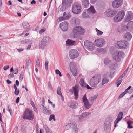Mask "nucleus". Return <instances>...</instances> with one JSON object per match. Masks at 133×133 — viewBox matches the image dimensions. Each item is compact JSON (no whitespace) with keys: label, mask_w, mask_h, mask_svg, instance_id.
<instances>
[{"label":"nucleus","mask_w":133,"mask_h":133,"mask_svg":"<svg viewBox=\"0 0 133 133\" xmlns=\"http://www.w3.org/2000/svg\"><path fill=\"white\" fill-rule=\"evenodd\" d=\"M85 32L84 30L82 27L78 26L74 29L72 30V34L71 37L76 39H81V38L79 36L80 35H83Z\"/></svg>","instance_id":"1"},{"label":"nucleus","mask_w":133,"mask_h":133,"mask_svg":"<svg viewBox=\"0 0 133 133\" xmlns=\"http://www.w3.org/2000/svg\"><path fill=\"white\" fill-rule=\"evenodd\" d=\"M101 78V76L100 74H97L94 76L90 81L91 86L92 87H96L100 82Z\"/></svg>","instance_id":"2"},{"label":"nucleus","mask_w":133,"mask_h":133,"mask_svg":"<svg viewBox=\"0 0 133 133\" xmlns=\"http://www.w3.org/2000/svg\"><path fill=\"white\" fill-rule=\"evenodd\" d=\"M113 119V117L110 116L106 118L104 128V130L106 132H108L110 131L111 126V122L112 121Z\"/></svg>","instance_id":"3"},{"label":"nucleus","mask_w":133,"mask_h":133,"mask_svg":"<svg viewBox=\"0 0 133 133\" xmlns=\"http://www.w3.org/2000/svg\"><path fill=\"white\" fill-rule=\"evenodd\" d=\"M23 118L24 119L32 120L34 118V116L32 110L28 109H26Z\"/></svg>","instance_id":"4"},{"label":"nucleus","mask_w":133,"mask_h":133,"mask_svg":"<svg viewBox=\"0 0 133 133\" xmlns=\"http://www.w3.org/2000/svg\"><path fill=\"white\" fill-rule=\"evenodd\" d=\"M128 43L125 40H120L117 41L115 44L116 47L119 49H126L128 46Z\"/></svg>","instance_id":"5"},{"label":"nucleus","mask_w":133,"mask_h":133,"mask_svg":"<svg viewBox=\"0 0 133 133\" xmlns=\"http://www.w3.org/2000/svg\"><path fill=\"white\" fill-rule=\"evenodd\" d=\"M81 4L78 2L74 3L72 5V11L75 14H79L81 12Z\"/></svg>","instance_id":"6"},{"label":"nucleus","mask_w":133,"mask_h":133,"mask_svg":"<svg viewBox=\"0 0 133 133\" xmlns=\"http://www.w3.org/2000/svg\"><path fill=\"white\" fill-rule=\"evenodd\" d=\"M51 39L50 37L48 36H44L39 43V48L44 49L45 46L49 43Z\"/></svg>","instance_id":"7"},{"label":"nucleus","mask_w":133,"mask_h":133,"mask_svg":"<svg viewBox=\"0 0 133 133\" xmlns=\"http://www.w3.org/2000/svg\"><path fill=\"white\" fill-rule=\"evenodd\" d=\"M125 12L123 10H121L117 13L114 18L115 22L117 23L120 21L124 17Z\"/></svg>","instance_id":"8"},{"label":"nucleus","mask_w":133,"mask_h":133,"mask_svg":"<svg viewBox=\"0 0 133 133\" xmlns=\"http://www.w3.org/2000/svg\"><path fill=\"white\" fill-rule=\"evenodd\" d=\"M105 40L102 38L96 39L94 41V43L96 46L98 47H102L105 43Z\"/></svg>","instance_id":"9"},{"label":"nucleus","mask_w":133,"mask_h":133,"mask_svg":"<svg viewBox=\"0 0 133 133\" xmlns=\"http://www.w3.org/2000/svg\"><path fill=\"white\" fill-rule=\"evenodd\" d=\"M84 45L86 48L92 51L94 49L95 46L94 44L88 40L85 41L84 43Z\"/></svg>","instance_id":"10"},{"label":"nucleus","mask_w":133,"mask_h":133,"mask_svg":"<svg viewBox=\"0 0 133 133\" xmlns=\"http://www.w3.org/2000/svg\"><path fill=\"white\" fill-rule=\"evenodd\" d=\"M69 91L73 92H74V99L77 100L78 98L79 89L77 85H76L74 87H72V89H70Z\"/></svg>","instance_id":"11"},{"label":"nucleus","mask_w":133,"mask_h":133,"mask_svg":"<svg viewBox=\"0 0 133 133\" xmlns=\"http://www.w3.org/2000/svg\"><path fill=\"white\" fill-rule=\"evenodd\" d=\"M122 0H115L112 3L113 7L115 8H117L122 5Z\"/></svg>","instance_id":"12"},{"label":"nucleus","mask_w":133,"mask_h":133,"mask_svg":"<svg viewBox=\"0 0 133 133\" xmlns=\"http://www.w3.org/2000/svg\"><path fill=\"white\" fill-rule=\"evenodd\" d=\"M69 55L72 58H75L77 57L79 55L78 51L74 49H71L69 51Z\"/></svg>","instance_id":"13"},{"label":"nucleus","mask_w":133,"mask_h":133,"mask_svg":"<svg viewBox=\"0 0 133 133\" xmlns=\"http://www.w3.org/2000/svg\"><path fill=\"white\" fill-rule=\"evenodd\" d=\"M117 13L116 10H112L109 9L105 12V14L108 17H111L113 16Z\"/></svg>","instance_id":"14"},{"label":"nucleus","mask_w":133,"mask_h":133,"mask_svg":"<svg viewBox=\"0 0 133 133\" xmlns=\"http://www.w3.org/2000/svg\"><path fill=\"white\" fill-rule=\"evenodd\" d=\"M125 54L122 51L115 52L114 53V57L113 58H123L124 57Z\"/></svg>","instance_id":"15"},{"label":"nucleus","mask_w":133,"mask_h":133,"mask_svg":"<svg viewBox=\"0 0 133 133\" xmlns=\"http://www.w3.org/2000/svg\"><path fill=\"white\" fill-rule=\"evenodd\" d=\"M59 26L60 28L63 31H67L68 29V23L65 21L59 24Z\"/></svg>","instance_id":"16"},{"label":"nucleus","mask_w":133,"mask_h":133,"mask_svg":"<svg viewBox=\"0 0 133 133\" xmlns=\"http://www.w3.org/2000/svg\"><path fill=\"white\" fill-rule=\"evenodd\" d=\"M69 125L70 127L72 129V133H77L78 130L76 124L75 123H70Z\"/></svg>","instance_id":"17"},{"label":"nucleus","mask_w":133,"mask_h":133,"mask_svg":"<svg viewBox=\"0 0 133 133\" xmlns=\"http://www.w3.org/2000/svg\"><path fill=\"white\" fill-rule=\"evenodd\" d=\"M133 18V13L131 11L128 12V14L127 15L126 20L127 21L130 20Z\"/></svg>","instance_id":"18"},{"label":"nucleus","mask_w":133,"mask_h":133,"mask_svg":"<svg viewBox=\"0 0 133 133\" xmlns=\"http://www.w3.org/2000/svg\"><path fill=\"white\" fill-rule=\"evenodd\" d=\"M68 5H69L66 4L64 1H62V3L60 8V10L63 11L65 10L66 9L67 6Z\"/></svg>","instance_id":"19"},{"label":"nucleus","mask_w":133,"mask_h":133,"mask_svg":"<svg viewBox=\"0 0 133 133\" xmlns=\"http://www.w3.org/2000/svg\"><path fill=\"white\" fill-rule=\"evenodd\" d=\"M41 107L43 108V112L47 114H50L51 113V111L50 110L48 109L47 108L44 107L43 104L41 105Z\"/></svg>","instance_id":"20"},{"label":"nucleus","mask_w":133,"mask_h":133,"mask_svg":"<svg viewBox=\"0 0 133 133\" xmlns=\"http://www.w3.org/2000/svg\"><path fill=\"white\" fill-rule=\"evenodd\" d=\"M123 113L122 112H120L119 113L117 116L116 119V123H118L120 120L122 118V115Z\"/></svg>","instance_id":"21"},{"label":"nucleus","mask_w":133,"mask_h":133,"mask_svg":"<svg viewBox=\"0 0 133 133\" xmlns=\"http://www.w3.org/2000/svg\"><path fill=\"white\" fill-rule=\"evenodd\" d=\"M95 10L92 6H91L87 10V12L88 14H94L95 13Z\"/></svg>","instance_id":"22"},{"label":"nucleus","mask_w":133,"mask_h":133,"mask_svg":"<svg viewBox=\"0 0 133 133\" xmlns=\"http://www.w3.org/2000/svg\"><path fill=\"white\" fill-rule=\"evenodd\" d=\"M75 42V41H73L68 39L66 41V45L67 46L73 45L74 44Z\"/></svg>","instance_id":"23"},{"label":"nucleus","mask_w":133,"mask_h":133,"mask_svg":"<svg viewBox=\"0 0 133 133\" xmlns=\"http://www.w3.org/2000/svg\"><path fill=\"white\" fill-rule=\"evenodd\" d=\"M82 3L84 7L86 8L89 6V2L88 0H83Z\"/></svg>","instance_id":"24"},{"label":"nucleus","mask_w":133,"mask_h":133,"mask_svg":"<svg viewBox=\"0 0 133 133\" xmlns=\"http://www.w3.org/2000/svg\"><path fill=\"white\" fill-rule=\"evenodd\" d=\"M124 37L128 40H130L132 38V35L129 32H127L124 35Z\"/></svg>","instance_id":"25"},{"label":"nucleus","mask_w":133,"mask_h":133,"mask_svg":"<svg viewBox=\"0 0 133 133\" xmlns=\"http://www.w3.org/2000/svg\"><path fill=\"white\" fill-rule=\"evenodd\" d=\"M70 70L76 68V64L73 62H70Z\"/></svg>","instance_id":"26"},{"label":"nucleus","mask_w":133,"mask_h":133,"mask_svg":"<svg viewBox=\"0 0 133 133\" xmlns=\"http://www.w3.org/2000/svg\"><path fill=\"white\" fill-rule=\"evenodd\" d=\"M127 25L129 30L133 29V21H130L128 23Z\"/></svg>","instance_id":"27"},{"label":"nucleus","mask_w":133,"mask_h":133,"mask_svg":"<svg viewBox=\"0 0 133 133\" xmlns=\"http://www.w3.org/2000/svg\"><path fill=\"white\" fill-rule=\"evenodd\" d=\"M82 16L83 18H88L90 17L89 14L86 12L85 11H83L82 14Z\"/></svg>","instance_id":"28"},{"label":"nucleus","mask_w":133,"mask_h":133,"mask_svg":"<svg viewBox=\"0 0 133 133\" xmlns=\"http://www.w3.org/2000/svg\"><path fill=\"white\" fill-rule=\"evenodd\" d=\"M70 70L74 76H76L77 75L78 73L76 68L71 70Z\"/></svg>","instance_id":"29"},{"label":"nucleus","mask_w":133,"mask_h":133,"mask_svg":"<svg viewBox=\"0 0 133 133\" xmlns=\"http://www.w3.org/2000/svg\"><path fill=\"white\" fill-rule=\"evenodd\" d=\"M97 96L98 95H96L90 98L89 99L90 102L92 104L93 101L96 99Z\"/></svg>","instance_id":"30"},{"label":"nucleus","mask_w":133,"mask_h":133,"mask_svg":"<svg viewBox=\"0 0 133 133\" xmlns=\"http://www.w3.org/2000/svg\"><path fill=\"white\" fill-rule=\"evenodd\" d=\"M22 25L24 28H26L29 27V24L28 22H24L22 23Z\"/></svg>","instance_id":"31"},{"label":"nucleus","mask_w":133,"mask_h":133,"mask_svg":"<svg viewBox=\"0 0 133 133\" xmlns=\"http://www.w3.org/2000/svg\"><path fill=\"white\" fill-rule=\"evenodd\" d=\"M84 103L85 108L87 109H89L92 104V103L91 104H90L88 101Z\"/></svg>","instance_id":"32"},{"label":"nucleus","mask_w":133,"mask_h":133,"mask_svg":"<svg viewBox=\"0 0 133 133\" xmlns=\"http://www.w3.org/2000/svg\"><path fill=\"white\" fill-rule=\"evenodd\" d=\"M79 83L82 87H86L85 83L84 80L83 79L81 78L80 79Z\"/></svg>","instance_id":"33"},{"label":"nucleus","mask_w":133,"mask_h":133,"mask_svg":"<svg viewBox=\"0 0 133 133\" xmlns=\"http://www.w3.org/2000/svg\"><path fill=\"white\" fill-rule=\"evenodd\" d=\"M115 48L114 47H110L109 49L110 53L112 55V56L114 57V53H115Z\"/></svg>","instance_id":"34"},{"label":"nucleus","mask_w":133,"mask_h":133,"mask_svg":"<svg viewBox=\"0 0 133 133\" xmlns=\"http://www.w3.org/2000/svg\"><path fill=\"white\" fill-rule=\"evenodd\" d=\"M97 51L99 52L104 54L106 52L105 50L103 48H98L97 49Z\"/></svg>","instance_id":"35"},{"label":"nucleus","mask_w":133,"mask_h":133,"mask_svg":"<svg viewBox=\"0 0 133 133\" xmlns=\"http://www.w3.org/2000/svg\"><path fill=\"white\" fill-rule=\"evenodd\" d=\"M109 81V80L106 77L103 78L102 80V85H103L107 83Z\"/></svg>","instance_id":"36"},{"label":"nucleus","mask_w":133,"mask_h":133,"mask_svg":"<svg viewBox=\"0 0 133 133\" xmlns=\"http://www.w3.org/2000/svg\"><path fill=\"white\" fill-rule=\"evenodd\" d=\"M69 105L70 107L72 108H75L76 107V105L74 103L72 102L69 103Z\"/></svg>","instance_id":"37"},{"label":"nucleus","mask_w":133,"mask_h":133,"mask_svg":"<svg viewBox=\"0 0 133 133\" xmlns=\"http://www.w3.org/2000/svg\"><path fill=\"white\" fill-rule=\"evenodd\" d=\"M75 117L78 119V121H81L83 120V119L84 118L81 115H77Z\"/></svg>","instance_id":"38"},{"label":"nucleus","mask_w":133,"mask_h":133,"mask_svg":"<svg viewBox=\"0 0 133 133\" xmlns=\"http://www.w3.org/2000/svg\"><path fill=\"white\" fill-rule=\"evenodd\" d=\"M95 29L97 32V34L98 36H101L103 34V32L102 31L98 30L97 28H96Z\"/></svg>","instance_id":"39"},{"label":"nucleus","mask_w":133,"mask_h":133,"mask_svg":"<svg viewBox=\"0 0 133 133\" xmlns=\"http://www.w3.org/2000/svg\"><path fill=\"white\" fill-rule=\"evenodd\" d=\"M91 113L89 112H85L83 113L82 114V115L84 118L88 116L89 115L91 114Z\"/></svg>","instance_id":"40"},{"label":"nucleus","mask_w":133,"mask_h":133,"mask_svg":"<svg viewBox=\"0 0 133 133\" xmlns=\"http://www.w3.org/2000/svg\"><path fill=\"white\" fill-rule=\"evenodd\" d=\"M62 1H64L66 4L68 5H70L72 2L73 0H63Z\"/></svg>","instance_id":"41"},{"label":"nucleus","mask_w":133,"mask_h":133,"mask_svg":"<svg viewBox=\"0 0 133 133\" xmlns=\"http://www.w3.org/2000/svg\"><path fill=\"white\" fill-rule=\"evenodd\" d=\"M61 88L59 86L57 88V94L59 95H60L61 97H62V93L61 91Z\"/></svg>","instance_id":"42"},{"label":"nucleus","mask_w":133,"mask_h":133,"mask_svg":"<svg viewBox=\"0 0 133 133\" xmlns=\"http://www.w3.org/2000/svg\"><path fill=\"white\" fill-rule=\"evenodd\" d=\"M31 42V41L29 39L26 40H22L21 43L22 44H24L26 43H29V42Z\"/></svg>","instance_id":"43"},{"label":"nucleus","mask_w":133,"mask_h":133,"mask_svg":"<svg viewBox=\"0 0 133 133\" xmlns=\"http://www.w3.org/2000/svg\"><path fill=\"white\" fill-rule=\"evenodd\" d=\"M55 117V116L54 114H52L51 115L49 118V120L50 121H51L52 119H53L54 121H55L56 119Z\"/></svg>","instance_id":"44"},{"label":"nucleus","mask_w":133,"mask_h":133,"mask_svg":"<svg viewBox=\"0 0 133 133\" xmlns=\"http://www.w3.org/2000/svg\"><path fill=\"white\" fill-rule=\"evenodd\" d=\"M82 100L83 102L84 103L88 101L86 97V94H85L83 96V98Z\"/></svg>","instance_id":"45"},{"label":"nucleus","mask_w":133,"mask_h":133,"mask_svg":"<svg viewBox=\"0 0 133 133\" xmlns=\"http://www.w3.org/2000/svg\"><path fill=\"white\" fill-rule=\"evenodd\" d=\"M49 62L48 61H46L45 62V69L47 70L48 69V64Z\"/></svg>","instance_id":"46"},{"label":"nucleus","mask_w":133,"mask_h":133,"mask_svg":"<svg viewBox=\"0 0 133 133\" xmlns=\"http://www.w3.org/2000/svg\"><path fill=\"white\" fill-rule=\"evenodd\" d=\"M111 62V61L109 59H105L104 60V63L106 65H107Z\"/></svg>","instance_id":"47"},{"label":"nucleus","mask_w":133,"mask_h":133,"mask_svg":"<svg viewBox=\"0 0 133 133\" xmlns=\"http://www.w3.org/2000/svg\"><path fill=\"white\" fill-rule=\"evenodd\" d=\"M71 15L70 14H68L67 15L64 17V20H67L69 19L71 17Z\"/></svg>","instance_id":"48"},{"label":"nucleus","mask_w":133,"mask_h":133,"mask_svg":"<svg viewBox=\"0 0 133 133\" xmlns=\"http://www.w3.org/2000/svg\"><path fill=\"white\" fill-rule=\"evenodd\" d=\"M55 72L57 74H59L60 77H61L62 76L59 70L56 69L55 70Z\"/></svg>","instance_id":"49"},{"label":"nucleus","mask_w":133,"mask_h":133,"mask_svg":"<svg viewBox=\"0 0 133 133\" xmlns=\"http://www.w3.org/2000/svg\"><path fill=\"white\" fill-rule=\"evenodd\" d=\"M46 30V29L45 28H43V29H41L39 31V33L40 34H41L43 32H45Z\"/></svg>","instance_id":"50"},{"label":"nucleus","mask_w":133,"mask_h":133,"mask_svg":"<svg viewBox=\"0 0 133 133\" xmlns=\"http://www.w3.org/2000/svg\"><path fill=\"white\" fill-rule=\"evenodd\" d=\"M36 61V66L37 67H39L40 66V62L39 60L38 59H37Z\"/></svg>","instance_id":"51"},{"label":"nucleus","mask_w":133,"mask_h":133,"mask_svg":"<svg viewBox=\"0 0 133 133\" xmlns=\"http://www.w3.org/2000/svg\"><path fill=\"white\" fill-rule=\"evenodd\" d=\"M19 90L18 89H17L15 90L14 91V94L15 95H18L19 94Z\"/></svg>","instance_id":"52"},{"label":"nucleus","mask_w":133,"mask_h":133,"mask_svg":"<svg viewBox=\"0 0 133 133\" xmlns=\"http://www.w3.org/2000/svg\"><path fill=\"white\" fill-rule=\"evenodd\" d=\"M7 110L10 112L11 115H12V111L11 110V109L10 108L9 106H8Z\"/></svg>","instance_id":"53"},{"label":"nucleus","mask_w":133,"mask_h":133,"mask_svg":"<svg viewBox=\"0 0 133 133\" xmlns=\"http://www.w3.org/2000/svg\"><path fill=\"white\" fill-rule=\"evenodd\" d=\"M131 88V86H129V87L128 88L125 90V91L124 92L125 93V94L126 93H128V91L129 89H130Z\"/></svg>","instance_id":"54"},{"label":"nucleus","mask_w":133,"mask_h":133,"mask_svg":"<svg viewBox=\"0 0 133 133\" xmlns=\"http://www.w3.org/2000/svg\"><path fill=\"white\" fill-rule=\"evenodd\" d=\"M129 30L128 27V26L126 25H124L123 26V31L127 30Z\"/></svg>","instance_id":"55"},{"label":"nucleus","mask_w":133,"mask_h":133,"mask_svg":"<svg viewBox=\"0 0 133 133\" xmlns=\"http://www.w3.org/2000/svg\"><path fill=\"white\" fill-rule=\"evenodd\" d=\"M127 123L128 124V127L129 128H133V127L132 126L130 125L131 123L130 121H128Z\"/></svg>","instance_id":"56"},{"label":"nucleus","mask_w":133,"mask_h":133,"mask_svg":"<svg viewBox=\"0 0 133 133\" xmlns=\"http://www.w3.org/2000/svg\"><path fill=\"white\" fill-rule=\"evenodd\" d=\"M122 79H119V78H118V79L116 81V83H119V84H121V83L122 82Z\"/></svg>","instance_id":"57"},{"label":"nucleus","mask_w":133,"mask_h":133,"mask_svg":"<svg viewBox=\"0 0 133 133\" xmlns=\"http://www.w3.org/2000/svg\"><path fill=\"white\" fill-rule=\"evenodd\" d=\"M44 127L45 129V130H46V133L47 132V131H49L50 130L49 129L48 127L46 125H44Z\"/></svg>","instance_id":"58"},{"label":"nucleus","mask_w":133,"mask_h":133,"mask_svg":"<svg viewBox=\"0 0 133 133\" xmlns=\"http://www.w3.org/2000/svg\"><path fill=\"white\" fill-rule=\"evenodd\" d=\"M58 20L60 21L65 20L64 17L63 16L59 17L58 18Z\"/></svg>","instance_id":"59"},{"label":"nucleus","mask_w":133,"mask_h":133,"mask_svg":"<svg viewBox=\"0 0 133 133\" xmlns=\"http://www.w3.org/2000/svg\"><path fill=\"white\" fill-rule=\"evenodd\" d=\"M18 69L17 68L15 69L14 70H13L14 73L15 74H17L18 72Z\"/></svg>","instance_id":"60"},{"label":"nucleus","mask_w":133,"mask_h":133,"mask_svg":"<svg viewBox=\"0 0 133 133\" xmlns=\"http://www.w3.org/2000/svg\"><path fill=\"white\" fill-rule=\"evenodd\" d=\"M125 75L123 73L122 74V75H121V76L119 77V79H122L125 76Z\"/></svg>","instance_id":"61"},{"label":"nucleus","mask_w":133,"mask_h":133,"mask_svg":"<svg viewBox=\"0 0 133 133\" xmlns=\"http://www.w3.org/2000/svg\"><path fill=\"white\" fill-rule=\"evenodd\" d=\"M14 75L13 73L10 74L8 76L10 78H13L14 77Z\"/></svg>","instance_id":"62"},{"label":"nucleus","mask_w":133,"mask_h":133,"mask_svg":"<svg viewBox=\"0 0 133 133\" xmlns=\"http://www.w3.org/2000/svg\"><path fill=\"white\" fill-rule=\"evenodd\" d=\"M125 93L124 92H123L122 93H121L119 96V97L120 98H122L125 95Z\"/></svg>","instance_id":"63"},{"label":"nucleus","mask_w":133,"mask_h":133,"mask_svg":"<svg viewBox=\"0 0 133 133\" xmlns=\"http://www.w3.org/2000/svg\"><path fill=\"white\" fill-rule=\"evenodd\" d=\"M133 92V87L131 89H129L128 91V93L130 94Z\"/></svg>","instance_id":"64"}]
</instances>
